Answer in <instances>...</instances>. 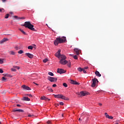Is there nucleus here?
Masks as SVG:
<instances>
[{
	"instance_id": "39",
	"label": "nucleus",
	"mask_w": 124,
	"mask_h": 124,
	"mask_svg": "<svg viewBox=\"0 0 124 124\" xmlns=\"http://www.w3.org/2000/svg\"><path fill=\"white\" fill-rule=\"evenodd\" d=\"M108 119H110V120H112V119H113V116H108Z\"/></svg>"
},
{
	"instance_id": "45",
	"label": "nucleus",
	"mask_w": 124,
	"mask_h": 124,
	"mask_svg": "<svg viewBox=\"0 0 124 124\" xmlns=\"http://www.w3.org/2000/svg\"><path fill=\"white\" fill-rule=\"evenodd\" d=\"M52 87H53V88H56V87H57V85L56 84H53L52 85Z\"/></svg>"
},
{
	"instance_id": "1",
	"label": "nucleus",
	"mask_w": 124,
	"mask_h": 124,
	"mask_svg": "<svg viewBox=\"0 0 124 124\" xmlns=\"http://www.w3.org/2000/svg\"><path fill=\"white\" fill-rule=\"evenodd\" d=\"M66 41V37L63 36V37H59L56 38L55 40L54 44L55 46H58L59 44H61V43H63Z\"/></svg>"
},
{
	"instance_id": "58",
	"label": "nucleus",
	"mask_w": 124,
	"mask_h": 124,
	"mask_svg": "<svg viewBox=\"0 0 124 124\" xmlns=\"http://www.w3.org/2000/svg\"><path fill=\"white\" fill-rule=\"evenodd\" d=\"M59 104H57V105H56V107H57V106H59Z\"/></svg>"
},
{
	"instance_id": "36",
	"label": "nucleus",
	"mask_w": 124,
	"mask_h": 124,
	"mask_svg": "<svg viewBox=\"0 0 124 124\" xmlns=\"http://www.w3.org/2000/svg\"><path fill=\"white\" fill-rule=\"evenodd\" d=\"M6 80V78L4 77H3L2 78V81H5Z\"/></svg>"
},
{
	"instance_id": "32",
	"label": "nucleus",
	"mask_w": 124,
	"mask_h": 124,
	"mask_svg": "<svg viewBox=\"0 0 124 124\" xmlns=\"http://www.w3.org/2000/svg\"><path fill=\"white\" fill-rule=\"evenodd\" d=\"M71 65V62H69L68 63H67V66H68V67H70Z\"/></svg>"
},
{
	"instance_id": "6",
	"label": "nucleus",
	"mask_w": 124,
	"mask_h": 124,
	"mask_svg": "<svg viewBox=\"0 0 124 124\" xmlns=\"http://www.w3.org/2000/svg\"><path fill=\"white\" fill-rule=\"evenodd\" d=\"M21 88L24 90V91H31V88H30L29 86H27L26 85H22L21 86Z\"/></svg>"
},
{
	"instance_id": "25",
	"label": "nucleus",
	"mask_w": 124,
	"mask_h": 124,
	"mask_svg": "<svg viewBox=\"0 0 124 124\" xmlns=\"http://www.w3.org/2000/svg\"><path fill=\"white\" fill-rule=\"evenodd\" d=\"M83 68H82L81 67H79L78 68V70L80 72H82L83 71Z\"/></svg>"
},
{
	"instance_id": "24",
	"label": "nucleus",
	"mask_w": 124,
	"mask_h": 124,
	"mask_svg": "<svg viewBox=\"0 0 124 124\" xmlns=\"http://www.w3.org/2000/svg\"><path fill=\"white\" fill-rule=\"evenodd\" d=\"M9 54H10V55H15V52L13 51H11L9 52Z\"/></svg>"
},
{
	"instance_id": "29",
	"label": "nucleus",
	"mask_w": 124,
	"mask_h": 124,
	"mask_svg": "<svg viewBox=\"0 0 124 124\" xmlns=\"http://www.w3.org/2000/svg\"><path fill=\"white\" fill-rule=\"evenodd\" d=\"M48 75L50 76H54V74L51 72H48Z\"/></svg>"
},
{
	"instance_id": "15",
	"label": "nucleus",
	"mask_w": 124,
	"mask_h": 124,
	"mask_svg": "<svg viewBox=\"0 0 124 124\" xmlns=\"http://www.w3.org/2000/svg\"><path fill=\"white\" fill-rule=\"evenodd\" d=\"M54 95V97H55V98H62V94H57V95Z\"/></svg>"
},
{
	"instance_id": "13",
	"label": "nucleus",
	"mask_w": 124,
	"mask_h": 124,
	"mask_svg": "<svg viewBox=\"0 0 124 124\" xmlns=\"http://www.w3.org/2000/svg\"><path fill=\"white\" fill-rule=\"evenodd\" d=\"M95 74L96 76H97L98 77H101V74L99 73V72L96 71L95 72Z\"/></svg>"
},
{
	"instance_id": "19",
	"label": "nucleus",
	"mask_w": 124,
	"mask_h": 124,
	"mask_svg": "<svg viewBox=\"0 0 124 124\" xmlns=\"http://www.w3.org/2000/svg\"><path fill=\"white\" fill-rule=\"evenodd\" d=\"M74 51L76 52V54L78 56V55H79V49H78V48H75Z\"/></svg>"
},
{
	"instance_id": "18",
	"label": "nucleus",
	"mask_w": 124,
	"mask_h": 124,
	"mask_svg": "<svg viewBox=\"0 0 124 124\" xmlns=\"http://www.w3.org/2000/svg\"><path fill=\"white\" fill-rule=\"evenodd\" d=\"M40 99H41L42 100H47V99H48V98L45 97V96H43L41 97Z\"/></svg>"
},
{
	"instance_id": "27",
	"label": "nucleus",
	"mask_w": 124,
	"mask_h": 124,
	"mask_svg": "<svg viewBox=\"0 0 124 124\" xmlns=\"http://www.w3.org/2000/svg\"><path fill=\"white\" fill-rule=\"evenodd\" d=\"M43 62H44L45 63L47 62H48V59H45L44 60H43Z\"/></svg>"
},
{
	"instance_id": "60",
	"label": "nucleus",
	"mask_w": 124,
	"mask_h": 124,
	"mask_svg": "<svg viewBox=\"0 0 124 124\" xmlns=\"http://www.w3.org/2000/svg\"><path fill=\"white\" fill-rule=\"evenodd\" d=\"M62 117H63V114H62Z\"/></svg>"
},
{
	"instance_id": "4",
	"label": "nucleus",
	"mask_w": 124,
	"mask_h": 124,
	"mask_svg": "<svg viewBox=\"0 0 124 124\" xmlns=\"http://www.w3.org/2000/svg\"><path fill=\"white\" fill-rule=\"evenodd\" d=\"M93 83H92V84L91 85V86L93 88L94 87H95V85H96V82H97V83H98V80H97V78H94L92 80Z\"/></svg>"
},
{
	"instance_id": "12",
	"label": "nucleus",
	"mask_w": 124,
	"mask_h": 124,
	"mask_svg": "<svg viewBox=\"0 0 124 124\" xmlns=\"http://www.w3.org/2000/svg\"><path fill=\"white\" fill-rule=\"evenodd\" d=\"M79 93L80 94L83 95V96H86V95H88V93L86 92L82 91V92H80Z\"/></svg>"
},
{
	"instance_id": "51",
	"label": "nucleus",
	"mask_w": 124,
	"mask_h": 124,
	"mask_svg": "<svg viewBox=\"0 0 124 124\" xmlns=\"http://www.w3.org/2000/svg\"><path fill=\"white\" fill-rule=\"evenodd\" d=\"M33 83H34L36 86H38V84L36 83L35 82H33Z\"/></svg>"
},
{
	"instance_id": "53",
	"label": "nucleus",
	"mask_w": 124,
	"mask_h": 124,
	"mask_svg": "<svg viewBox=\"0 0 124 124\" xmlns=\"http://www.w3.org/2000/svg\"><path fill=\"white\" fill-rule=\"evenodd\" d=\"M99 105L100 106H102V104H101V103H99Z\"/></svg>"
},
{
	"instance_id": "38",
	"label": "nucleus",
	"mask_w": 124,
	"mask_h": 124,
	"mask_svg": "<svg viewBox=\"0 0 124 124\" xmlns=\"http://www.w3.org/2000/svg\"><path fill=\"white\" fill-rule=\"evenodd\" d=\"M11 70L12 71H14V72H16V69H13V68H12Z\"/></svg>"
},
{
	"instance_id": "46",
	"label": "nucleus",
	"mask_w": 124,
	"mask_h": 124,
	"mask_svg": "<svg viewBox=\"0 0 124 124\" xmlns=\"http://www.w3.org/2000/svg\"><path fill=\"white\" fill-rule=\"evenodd\" d=\"M63 102H61L60 103V105H63Z\"/></svg>"
},
{
	"instance_id": "52",
	"label": "nucleus",
	"mask_w": 124,
	"mask_h": 124,
	"mask_svg": "<svg viewBox=\"0 0 124 124\" xmlns=\"http://www.w3.org/2000/svg\"><path fill=\"white\" fill-rule=\"evenodd\" d=\"M2 2H5L6 1V0H1Z\"/></svg>"
},
{
	"instance_id": "17",
	"label": "nucleus",
	"mask_w": 124,
	"mask_h": 124,
	"mask_svg": "<svg viewBox=\"0 0 124 124\" xmlns=\"http://www.w3.org/2000/svg\"><path fill=\"white\" fill-rule=\"evenodd\" d=\"M23 100H25V101H30L31 99L29 98L28 97H23Z\"/></svg>"
},
{
	"instance_id": "37",
	"label": "nucleus",
	"mask_w": 124,
	"mask_h": 124,
	"mask_svg": "<svg viewBox=\"0 0 124 124\" xmlns=\"http://www.w3.org/2000/svg\"><path fill=\"white\" fill-rule=\"evenodd\" d=\"M47 124H51L52 123L51 122V121L48 120V121L47 122Z\"/></svg>"
},
{
	"instance_id": "31",
	"label": "nucleus",
	"mask_w": 124,
	"mask_h": 124,
	"mask_svg": "<svg viewBox=\"0 0 124 124\" xmlns=\"http://www.w3.org/2000/svg\"><path fill=\"white\" fill-rule=\"evenodd\" d=\"M19 31H21V32L24 35H26V32L24 31L22 29H20Z\"/></svg>"
},
{
	"instance_id": "9",
	"label": "nucleus",
	"mask_w": 124,
	"mask_h": 124,
	"mask_svg": "<svg viewBox=\"0 0 124 124\" xmlns=\"http://www.w3.org/2000/svg\"><path fill=\"white\" fill-rule=\"evenodd\" d=\"M70 83L71 84H73V85H80V83L77 82V81L75 80H73L72 79L71 80Z\"/></svg>"
},
{
	"instance_id": "10",
	"label": "nucleus",
	"mask_w": 124,
	"mask_h": 124,
	"mask_svg": "<svg viewBox=\"0 0 124 124\" xmlns=\"http://www.w3.org/2000/svg\"><path fill=\"white\" fill-rule=\"evenodd\" d=\"M13 112H19V113H24V110L14 109L13 110Z\"/></svg>"
},
{
	"instance_id": "26",
	"label": "nucleus",
	"mask_w": 124,
	"mask_h": 124,
	"mask_svg": "<svg viewBox=\"0 0 124 124\" xmlns=\"http://www.w3.org/2000/svg\"><path fill=\"white\" fill-rule=\"evenodd\" d=\"M9 17V14H7L5 16V19H8Z\"/></svg>"
},
{
	"instance_id": "22",
	"label": "nucleus",
	"mask_w": 124,
	"mask_h": 124,
	"mask_svg": "<svg viewBox=\"0 0 124 124\" xmlns=\"http://www.w3.org/2000/svg\"><path fill=\"white\" fill-rule=\"evenodd\" d=\"M47 89L48 90V91H49V92H54V90H53V89H52L50 87H47Z\"/></svg>"
},
{
	"instance_id": "33",
	"label": "nucleus",
	"mask_w": 124,
	"mask_h": 124,
	"mask_svg": "<svg viewBox=\"0 0 124 124\" xmlns=\"http://www.w3.org/2000/svg\"><path fill=\"white\" fill-rule=\"evenodd\" d=\"M73 58L75 59V60H78V57H77V55H74Z\"/></svg>"
},
{
	"instance_id": "5",
	"label": "nucleus",
	"mask_w": 124,
	"mask_h": 124,
	"mask_svg": "<svg viewBox=\"0 0 124 124\" xmlns=\"http://www.w3.org/2000/svg\"><path fill=\"white\" fill-rule=\"evenodd\" d=\"M47 79L50 82H56V81H57V80H58V78H53V77H51L49 76L48 77Z\"/></svg>"
},
{
	"instance_id": "3",
	"label": "nucleus",
	"mask_w": 124,
	"mask_h": 124,
	"mask_svg": "<svg viewBox=\"0 0 124 124\" xmlns=\"http://www.w3.org/2000/svg\"><path fill=\"white\" fill-rule=\"evenodd\" d=\"M21 26L25 27V28H28L29 30H31V23L30 21H26L24 24H22Z\"/></svg>"
},
{
	"instance_id": "55",
	"label": "nucleus",
	"mask_w": 124,
	"mask_h": 124,
	"mask_svg": "<svg viewBox=\"0 0 124 124\" xmlns=\"http://www.w3.org/2000/svg\"><path fill=\"white\" fill-rule=\"evenodd\" d=\"M10 14H11V15L13 14V12H10Z\"/></svg>"
},
{
	"instance_id": "35",
	"label": "nucleus",
	"mask_w": 124,
	"mask_h": 124,
	"mask_svg": "<svg viewBox=\"0 0 124 124\" xmlns=\"http://www.w3.org/2000/svg\"><path fill=\"white\" fill-rule=\"evenodd\" d=\"M13 17L15 18V19H19L17 16H14Z\"/></svg>"
},
{
	"instance_id": "7",
	"label": "nucleus",
	"mask_w": 124,
	"mask_h": 124,
	"mask_svg": "<svg viewBox=\"0 0 124 124\" xmlns=\"http://www.w3.org/2000/svg\"><path fill=\"white\" fill-rule=\"evenodd\" d=\"M57 72H58V73H59L60 74H62L63 73H65V71H64V70H63L62 69H60V68H58L57 69Z\"/></svg>"
},
{
	"instance_id": "34",
	"label": "nucleus",
	"mask_w": 124,
	"mask_h": 124,
	"mask_svg": "<svg viewBox=\"0 0 124 124\" xmlns=\"http://www.w3.org/2000/svg\"><path fill=\"white\" fill-rule=\"evenodd\" d=\"M63 86H64L65 88H67V84H66V83H63Z\"/></svg>"
},
{
	"instance_id": "23",
	"label": "nucleus",
	"mask_w": 124,
	"mask_h": 124,
	"mask_svg": "<svg viewBox=\"0 0 124 124\" xmlns=\"http://www.w3.org/2000/svg\"><path fill=\"white\" fill-rule=\"evenodd\" d=\"M33 27V25H31V31H37L35 30Z\"/></svg>"
},
{
	"instance_id": "30",
	"label": "nucleus",
	"mask_w": 124,
	"mask_h": 124,
	"mask_svg": "<svg viewBox=\"0 0 124 124\" xmlns=\"http://www.w3.org/2000/svg\"><path fill=\"white\" fill-rule=\"evenodd\" d=\"M105 116L106 117L108 118V119L109 118V115H108V113L106 112L105 113Z\"/></svg>"
},
{
	"instance_id": "8",
	"label": "nucleus",
	"mask_w": 124,
	"mask_h": 124,
	"mask_svg": "<svg viewBox=\"0 0 124 124\" xmlns=\"http://www.w3.org/2000/svg\"><path fill=\"white\" fill-rule=\"evenodd\" d=\"M60 62L61 64H66V63H67V62H67V61L66 60H64L63 59H61L60 61Z\"/></svg>"
},
{
	"instance_id": "56",
	"label": "nucleus",
	"mask_w": 124,
	"mask_h": 124,
	"mask_svg": "<svg viewBox=\"0 0 124 124\" xmlns=\"http://www.w3.org/2000/svg\"><path fill=\"white\" fill-rule=\"evenodd\" d=\"M46 100H48V101H50V99L47 98V99H46Z\"/></svg>"
},
{
	"instance_id": "44",
	"label": "nucleus",
	"mask_w": 124,
	"mask_h": 124,
	"mask_svg": "<svg viewBox=\"0 0 124 124\" xmlns=\"http://www.w3.org/2000/svg\"><path fill=\"white\" fill-rule=\"evenodd\" d=\"M3 72V70H2L1 69H0V73H2Z\"/></svg>"
},
{
	"instance_id": "43",
	"label": "nucleus",
	"mask_w": 124,
	"mask_h": 124,
	"mask_svg": "<svg viewBox=\"0 0 124 124\" xmlns=\"http://www.w3.org/2000/svg\"><path fill=\"white\" fill-rule=\"evenodd\" d=\"M15 68H16L17 69H20V67L19 66H15Z\"/></svg>"
},
{
	"instance_id": "28",
	"label": "nucleus",
	"mask_w": 124,
	"mask_h": 124,
	"mask_svg": "<svg viewBox=\"0 0 124 124\" xmlns=\"http://www.w3.org/2000/svg\"><path fill=\"white\" fill-rule=\"evenodd\" d=\"M23 53H24V51L22 50H20L19 51H18V54H23Z\"/></svg>"
},
{
	"instance_id": "2",
	"label": "nucleus",
	"mask_w": 124,
	"mask_h": 124,
	"mask_svg": "<svg viewBox=\"0 0 124 124\" xmlns=\"http://www.w3.org/2000/svg\"><path fill=\"white\" fill-rule=\"evenodd\" d=\"M56 57L57 58H61V60H65L66 57L64 55H61V49H59L58 52L55 54Z\"/></svg>"
},
{
	"instance_id": "41",
	"label": "nucleus",
	"mask_w": 124,
	"mask_h": 124,
	"mask_svg": "<svg viewBox=\"0 0 124 124\" xmlns=\"http://www.w3.org/2000/svg\"><path fill=\"white\" fill-rule=\"evenodd\" d=\"M28 49H29L30 50H31V46H30L28 47Z\"/></svg>"
},
{
	"instance_id": "42",
	"label": "nucleus",
	"mask_w": 124,
	"mask_h": 124,
	"mask_svg": "<svg viewBox=\"0 0 124 124\" xmlns=\"http://www.w3.org/2000/svg\"><path fill=\"white\" fill-rule=\"evenodd\" d=\"M82 71H83V73H87V72L86 71V70H85V69H83L82 70Z\"/></svg>"
},
{
	"instance_id": "20",
	"label": "nucleus",
	"mask_w": 124,
	"mask_h": 124,
	"mask_svg": "<svg viewBox=\"0 0 124 124\" xmlns=\"http://www.w3.org/2000/svg\"><path fill=\"white\" fill-rule=\"evenodd\" d=\"M28 57V58H30V59H31V54L29 53H26L25 54Z\"/></svg>"
},
{
	"instance_id": "59",
	"label": "nucleus",
	"mask_w": 124,
	"mask_h": 124,
	"mask_svg": "<svg viewBox=\"0 0 124 124\" xmlns=\"http://www.w3.org/2000/svg\"><path fill=\"white\" fill-rule=\"evenodd\" d=\"M29 96H31V94H29Z\"/></svg>"
},
{
	"instance_id": "61",
	"label": "nucleus",
	"mask_w": 124,
	"mask_h": 124,
	"mask_svg": "<svg viewBox=\"0 0 124 124\" xmlns=\"http://www.w3.org/2000/svg\"><path fill=\"white\" fill-rule=\"evenodd\" d=\"M0 124H1V122H0Z\"/></svg>"
},
{
	"instance_id": "49",
	"label": "nucleus",
	"mask_w": 124,
	"mask_h": 124,
	"mask_svg": "<svg viewBox=\"0 0 124 124\" xmlns=\"http://www.w3.org/2000/svg\"><path fill=\"white\" fill-rule=\"evenodd\" d=\"M17 107H21V106L19 104L16 105Z\"/></svg>"
},
{
	"instance_id": "14",
	"label": "nucleus",
	"mask_w": 124,
	"mask_h": 124,
	"mask_svg": "<svg viewBox=\"0 0 124 124\" xmlns=\"http://www.w3.org/2000/svg\"><path fill=\"white\" fill-rule=\"evenodd\" d=\"M61 99H64V100H69V99L68 98L65 97V96H64L63 95H62V96H61Z\"/></svg>"
},
{
	"instance_id": "57",
	"label": "nucleus",
	"mask_w": 124,
	"mask_h": 124,
	"mask_svg": "<svg viewBox=\"0 0 124 124\" xmlns=\"http://www.w3.org/2000/svg\"><path fill=\"white\" fill-rule=\"evenodd\" d=\"M28 117H31V114L28 115Z\"/></svg>"
},
{
	"instance_id": "50",
	"label": "nucleus",
	"mask_w": 124,
	"mask_h": 124,
	"mask_svg": "<svg viewBox=\"0 0 124 124\" xmlns=\"http://www.w3.org/2000/svg\"><path fill=\"white\" fill-rule=\"evenodd\" d=\"M89 68V67H86L84 68H83V69H88Z\"/></svg>"
},
{
	"instance_id": "16",
	"label": "nucleus",
	"mask_w": 124,
	"mask_h": 124,
	"mask_svg": "<svg viewBox=\"0 0 124 124\" xmlns=\"http://www.w3.org/2000/svg\"><path fill=\"white\" fill-rule=\"evenodd\" d=\"M35 49H36V45H35L34 44H32L31 45V50H33V51H34V50H35Z\"/></svg>"
},
{
	"instance_id": "21",
	"label": "nucleus",
	"mask_w": 124,
	"mask_h": 124,
	"mask_svg": "<svg viewBox=\"0 0 124 124\" xmlns=\"http://www.w3.org/2000/svg\"><path fill=\"white\" fill-rule=\"evenodd\" d=\"M37 114H34V113H33L32 115H31V117L33 118V119H34V118H36V117H37Z\"/></svg>"
},
{
	"instance_id": "54",
	"label": "nucleus",
	"mask_w": 124,
	"mask_h": 124,
	"mask_svg": "<svg viewBox=\"0 0 124 124\" xmlns=\"http://www.w3.org/2000/svg\"><path fill=\"white\" fill-rule=\"evenodd\" d=\"M78 121L80 122V121L81 122L82 121V119H81V118H79Z\"/></svg>"
},
{
	"instance_id": "11",
	"label": "nucleus",
	"mask_w": 124,
	"mask_h": 124,
	"mask_svg": "<svg viewBox=\"0 0 124 124\" xmlns=\"http://www.w3.org/2000/svg\"><path fill=\"white\" fill-rule=\"evenodd\" d=\"M6 41H8V39L4 38L2 40L0 41V44H2V43H4Z\"/></svg>"
},
{
	"instance_id": "40",
	"label": "nucleus",
	"mask_w": 124,
	"mask_h": 124,
	"mask_svg": "<svg viewBox=\"0 0 124 124\" xmlns=\"http://www.w3.org/2000/svg\"><path fill=\"white\" fill-rule=\"evenodd\" d=\"M0 63L2 64L3 63V61L2 60L0 59Z\"/></svg>"
},
{
	"instance_id": "48",
	"label": "nucleus",
	"mask_w": 124,
	"mask_h": 124,
	"mask_svg": "<svg viewBox=\"0 0 124 124\" xmlns=\"http://www.w3.org/2000/svg\"><path fill=\"white\" fill-rule=\"evenodd\" d=\"M2 10H4V9L3 8L0 9V12H2Z\"/></svg>"
},
{
	"instance_id": "62",
	"label": "nucleus",
	"mask_w": 124,
	"mask_h": 124,
	"mask_svg": "<svg viewBox=\"0 0 124 124\" xmlns=\"http://www.w3.org/2000/svg\"><path fill=\"white\" fill-rule=\"evenodd\" d=\"M38 124H39V123H38Z\"/></svg>"
},
{
	"instance_id": "47",
	"label": "nucleus",
	"mask_w": 124,
	"mask_h": 124,
	"mask_svg": "<svg viewBox=\"0 0 124 124\" xmlns=\"http://www.w3.org/2000/svg\"><path fill=\"white\" fill-rule=\"evenodd\" d=\"M19 19H26L25 17H19Z\"/></svg>"
}]
</instances>
